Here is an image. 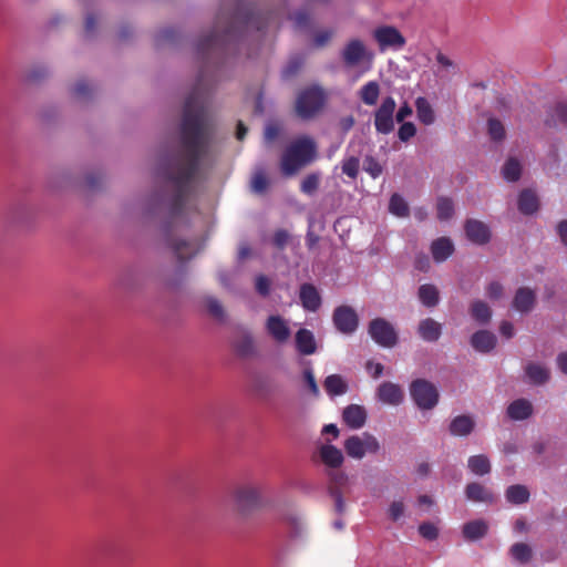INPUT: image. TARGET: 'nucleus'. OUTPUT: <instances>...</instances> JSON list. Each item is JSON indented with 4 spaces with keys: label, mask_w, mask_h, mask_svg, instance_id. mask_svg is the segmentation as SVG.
Returning a JSON list of instances; mask_svg holds the SVG:
<instances>
[{
    "label": "nucleus",
    "mask_w": 567,
    "mask_h": 567,
    "mask_svg": "<svg viewBox=\"0 0 567 567\" xmlns=\"http://www.w3.org/2000/svg\"><path fill=\"white\" fill-rule=\"evenodd\" d=\"M208 82L202 71L193 92L185 101L179 124V145L169 163L166 177L174 186L171 213H182L203 161L210 152L214 125L206 107Z\"/></svg>",
    "instance_id": "obj_1"
},
{
    "label": "nucleus",
    "mask_w": 567,
    "mask_h": 567,
    "mask_svg": "<svg viewBox=\"0 0 567 567\" xmlns=\"http://www.w3.org/2000/svg\"><path fill=\"white\" fill-rule=\"evenodd\" d=\"M275 20L272 11L255 12L250 4L238 1L229 14L218 13L214 31L196 45L197 54L205 60L241 35L244 31H262Z\"/></svg>",
    "instance_id": "obj_2"
},
{
    "label": "nucleus",
    "mask_w": 567,
    "mask_h": 567,
    "mask_svg": "<svg viewBox=\"0 0 567 567\" xmlns=\"http://www.w3.org/2000/svg\"><path fill=\"white\" fill-rule=\"evenodd\" d=\"M317 153L316 143L307 136L299 137L291 142L285 150L280 167L286 176L295 175L300 168L311 163Z\"/></svg>",
    "instance_id": "obj_3"
},
{
    "label": "nucleus",
    "mask_w": 567,
    "mask_h": 567,
    "mask_svg": "<svg viewBox=\"0 0 567 567\" xmlns=\"http://www.w3.org/2000/svg\"><path fill=\"white\" fill-rule=\"evenodd\" d=\"M327 94L319 85H311L299 92L296 100V113L302 120L315 117L324 106Z\"/></svg>",
    "instance_id": "obj_4"
},
{
    "label": "nucleus",
    "mask_w": 567,
    "mask_h": 567,
    "mask_svg": "<svg viewBox=\"0 0 567 567\" xmlns=\"http://www.w3.org/2000/svg\"><path fill=\"white\" fill-rule=\"evenodd\" d=\"M261 487L251 483L243 484L234 491L237 512L244 516L251 514L264 505Z\"/></svg>",
    "instance_id": "obj_5"
},
{
    "label": "nucleus",
    "mask_w": 567,
    "mask_h": 567,
    "mask_svg": "<svg viewBox=\"0 0 567 567\" xmlns=\"http://www.w3.org/2000/svg\"><path fill=\"white\" fill-rule=\"evenodd\" d=\"M410 392L415 404L422 410H431L437 404L436 386L424 379L414 380L411 383Z\"/></svg>",
    "instance_id": "obj_6"
},
{
    "label": "nucleus",
    "mask_w": 567,
    "mask_h": 567,
    "mask_svg": "<svg viewBox=\"0 0 567 567\" xmlns=\"http://www.w3.org/2000/svg\"><path fill=\"white\" fill-rule=\"evenodd\" d=\"M344 450L350 457L361 460L367 453H377L380 450V444L372 434L363 433L362 436L352 435L347 439Z\"/></svg>",
    "instance_id": "obj_7"
},
{
    "label": "nucleus",
    "mask_w": 567,
    "mask_h": 567,
    "mask_svg": "<svg viewBox=\"0 0 567 567\" xmlns=\"http://www.w3.org/2000/svg\"><path fill=\"white\" fill-rule=\"evenodd\" d=\"M368 332L372 340L381 347L392 348L398 343V333L394 327L383 318L371 320Z\"/></svg>",
    "instance_id": "obj_8"
},
{
    "label": "nucleus",
    "mask_w": 567,
    "mask_h": 567,
    "mask_svg": "<svg viewBox=\"0 0 567 567\" xmlns=\"http://www.w3.org/2000/svg\"><path fill=\"white\" fill-rule=\"evenodd\" d=\"M372 35L381 52L390 49L394 51L401 50L406 43L403 34L393 25L378 27Z\"/></svg>",
    "instance_id": "obj_9"
},
{
    "label": "nucleus",
    "mask_w": 567,
    "mask_h": 567,
    "mask_svg": "<svg viewBox=\"0 0 567 567\" xmlns=\"http://www.w3.org/2000/svg\"><path fill=\"white\" fill-rule=\"evenodd\" d=\"M396 103L392 96L382 100L374 112V127L380 134L388 135L394 130V112Z\"/></svg>",
    "instance_id": "obj_10"
},
{
    "label": "nucleus",
    "mask_w": 567,
    "mask_h": 567,
    "mask_svg": "<svg viewBox=\"0 0 567 567\" xmlns=\"http://www.w3.org/2000/svg\"><path fill=\"white\" fill-rule=\"evenodd\" d=\"M332 320L336 329L343 334L353 333L359 326V317L350 306H339L334 309Z\"/></svg>",
    "instance_id": "obj_11"
},
{
    "label": "nucleus",
    "mask_w": 567,
    "mask_h": 567,
    "mask_svg": "<svg viewBox=\"0 0 567 567\" xmlns=\"http://www.w3.org/2000/svg\"><path fill=\"white\" fill-rule=\"evenodd\" d=\"M329 476V495L334 499V509L338 514H343L346 511V504L343 501L342 488L348 484V475L338 470L333 468L328 473Z\"/></svg>",
    "instance_id": "obj_12"
},
{
    "label": "nucleus",
    "mask_w": 567,
    "mask_h": 567,
    "mask_svg": "<svg viewBox=\"0 0 567 567\" xmlns=\"http://www.w3.org/2000/svg\"><path fill=\"white\" fill-rule=\"evenodd\" d=\"M347 66H355L364 59L372 60L373 54L367 51L364 43L359 39L350 40L341 52Z\"/></svg>",
    "instance_id": "obj_13"
},
{
    "label": "nucleus",
    "mask_w": 567,
    "mask_h": 567,
    "mask_svg": "<svg viewBox=\"0 0 567 567\" xmlns=\"http://www.w3.org/2000/svg\"><path fill=\"white\" fill-rule=\"evenodd\" d=\"M377 398L384 404L395 406L403 402L404 392L399 384L385 381L378 386Z\"/></svg>",
    "instance_id": "obj_14"
},
{
    "label": "nucleus",
    "mask_w": 567,
    "mask_h": 567,
    "mask_svg": "<svg viewBox=\"0 0 567 567\" xmlns=\"http://www.w3.org/2000/svg\"><path fill=\"white\" fill-rule=\"evenodd\" d=\"M266 330L278 343L286 342L291 333L288 322L279 315H271L268 317L266 321Z\"/></svg>",
    "instance_id": "obj_15"
},
{
    "label": "nucleus",
    "mask_w": 567,
    "mask_h": 567,
    "mask_svg": "<svg viewBox=\"0 0 567 567\" xmlns=\"http://www.w3.org/2000/svg\"><path fill=\"white\" fill-rule=\"evenodd\" d=\"M299 298L302 307L308 311L315 312L321 306L320 293L312 284H302L300 286Z\"/></svg>",
    "instance_id": "obj_16"
},
{
    "label": "nucleus",
    "mask_w": 567,
    "mask_h": 567,
    "mask_svg": "<svg viewBox=\"0 0 567 567\" xmlns=\"http://www.w3.org/2000/svg\"><path fill=\"white\" fill-rule=\"evenodd\" d=\"M467 238L478 245H484L489 240L491 234L488 227L475 219H468L465 224Z\"/></svg>",
    "instance_id": "obj_17"
},
{
    "label": "nucleus",
    "mask_w": 567,
    "mask_h": 567,
    "mask_svg": "<svg viewBox=\"0 0 567 567\" xmlns=\"http://www.w3.org/2000/svg\"><path fill=\"white\" fill-rule=\"evenodd\" d=\"M342 417L349 427L357 430L365 424L367 412L363 406L351 404L343 410Z\"/></svg>",
    "instance_id": "obj_18"
},
{
    "label": "nucleus",
    "mask_w": 567,
    "mask_h": 567,
    "mask_svg": "<svg viewBox=\"0 0 567 567\" xmlns=\"http://www.w3.org/2000/svg\"><path fill=\"white\" fill-rule=\"evenodd\" d=\"M472 347L482 353L491 352L496 346V337L487 330H478L471 337Z\"/></svg>",
    "instance_id": "obj_19"
},
{
    "label": "nucleus",
    "mask_w": 567,
    "mask_h": 567,
    "mask_svg": "<svg viewBox=\"0 0 567 567\" xmlns=\"http://www.w3.org/2000/svg\"><path fill=\"white\" fill-rule=\"evenodd\" d=\"M466 498L475 503L492 504L495 501L493 493L477 482L468 483L465 487Z\"/></svg>",
    "instance_id": "obj_20"
},
{
    "label": "nucleus",
    "mask_w": 567,
    "mask_h": 567,
    "mask_svg": "<svg viewBox=\"0 0 567 567\" xmlns=\"http://www.w3.org/2000/svg\"><path fill=\"white\" fill-rule=\"evenodd\" d=\"M419 336L426 342H435L442 334V326L432 318L420 321L417 327Z\"/></svg>",
    "instance_id": "obj_21"
},
{
    "label": "nucleus",
    "mask_w": 567,
    "mask_h": 567,
    "mask_svg": "<svg viewBox=\"0 0 567 567\" xmlns=\"http://www.w3.org/2000/svg\"><path fill=\"white\" fill-rule=\"evenodd\" d=\"M488 524L484 519H474L463 525V537L468 542H475L486 536Z\"/></svg>",
    "instance_id": "obj_22"
},
{
    "label": "nucleus",
    "mask_w": 567,
    "mask_h": 567,
    "mask_svg": "<svg viewBox=\"0 0 567 567\" xmlns=\"http://www.w3.org/2000/svg\"><path fill=\"white\" fill-rule=\"evenodd\" d=\"M319 455L322 463L332 470L339 468L344 461L341 450L331 444H323L319 450Z\"/></svg>",
    "instance_id": "obj_23"
},
{
    "label": "nucleus",
    "mask_w": 567,
    "mask_h": 567,
    "mask_svg": "<svg viewBox=\"0 0 567 567\" xmlns=\"http://www.w3.org/2000/svg\"><path fill=\"white\" fill-rule=\"evenodd\" d=\"M533 413V405L526 399H517L507 406V415L511 420L523 421Z\"/></svg>",
    "instance_id": "obj_24"
},
{
    "label": "nucleus",
    "mask_w": 567,
    "mask_h": 567,
    "mask_svg": "<svg viewBox=\"0 0 567 567\" xmlns=\"http://www.w3.org/2000/svg\"><path fill=\"white\" fill-rule=\"evenodd\" d=\"M535 292L526 287L519 288L514 297L513 307L519 312H528L535 305Z\"/></svg>",
    "instance_id": "obj_25"
},
{
    "label": "nucleus",
    "mask_w": 567,
    "mask_h": 567,
    "mask_svg": "<svg viewBox=\"0 0 567 567\" xmlns=\"http://www.w3.org/2000/svg\"><path fill=\"white\" fill-rule=\"evenodd\" d=\"M296 347L299 353L303 355L315 353L317 344L313 333L308 329H299L296 333Z\"/></svg>",
    "instance_id": "obj_26"
},
{
    "label": "nucleus",
    "mask_w": 567,
    "mask_h": 567,
    "mask_svg": "<svg viewBox=\"0 0 567 567\" xmlns=\"http://www.w3.org/2000/svg\"><path fill=\"white\" fill-rule=\"evenodd\" d=\"M475 426V422L470 415H458L454 417L450 423V433L453 436H467L470 435Z\"/></svg>",
    "instance_id": "obj_27"
},
{
    "label": "nucleus",
    "mask_w": 567,
    "mask_h": 567,
    "mask_svg": "<svg viewBox=\"0 0 567 567\" xmlns=\"http://www.w3.org/2000/svg\"><path fill=\"white\" fill-rule=\"evenodd\" d=\"M454 251V246L451 239L446 237H441L435 239L431 245V252L433 259L436 262H442L446 260Z\"/></svg>",
    "instance_id": "obj_28"
},
{
    "label": "nucleus",
    "mask_w": 567,
    "mask_h": 567,
    "mask_svg": "<svg viewBox=\"0 0 567 567\" xmlns=\"http://www.w3.org/2000/svg\"><path fill=\"white\" fill-rule=\"evenodd\" d=\"M234 349L240 358H250L256 354V346L250 333H244L238 337L234 343Z\"/></svg>",
    "instance_id": "obj_29"
},
{
    "label": "nucleus",
    "mask_w": 567,
    "mask_h": 567,
    "mask_svg": "<svg viewBox=\"0 0 567 567\" xmlns=\"http://www.w3.org/2000/svg\"><path fill=\"white\" fill-rule=\"evenodd\" d=\"M539 206L536 194L530 189H524L518 196V209L524 215H532Z\"/></svg>",
    "instance_id": "obj_30"
},
{
    "label": "nucleus",
    "mask_w": 567,
    "mask_h": 567,
    "mask_svg": "<svg viewBox=\"0 0 567 567\" xmlns=\"http://www.w3.org/2000/svg\"><path fill=\"white\" fill-rule=\"evenodd\" d=\"M525 373L530 383L542 385L549 380V370L538 363H528Z\"/></svg>",
    "instance_id": "obj_31"
},
{
    "label": "nucleus",
    "mask_w": 567,
    "mask_h": 567,
    "mask_svg": "<svg viewBox=\"0 0 567 567\" xmlns=\"http://www.w3.org/2000/svg\"><path fill=\"white\" fill-rule=\"evenodd\" d=\"M169 246L179 261L189 260L198 252L193 243L185 240H173Z\"/></svg>",
    "instance_id": "obj_32"
},
{
    "label": "nucleus",
    "mask_w": 567,
    "mask_h": 567,
    "mask_svg": "<svg viewBox=\"0 0 567 567\" xmlns=\"http://www.w3.org/2000/svg\"><path fill=\"white\" fill-rule=\"evenodd\" d=\"M324 390L331 396L342 395L348 391V384L339 374H331L324 379Z\"/></svg>",
    "instance_id": "obj_33"
},
{
    "label": "nucleus",
    "mask_w": 567,
    "mask_h": 567,
    "mask_svg": "<svg viewBox=\"0 0 567 567\" xmlns=\"http://www.w3.org/2000/svg\"><path fill=\"white\" fill-rule=\"evenodd\" d=\"M358 94L365 105H375L380 96V84L377 81H369L360 89Z\"/></svg>",
    "instance_id": "obj_34"
},
{
    "label": "nucleus",
    "mask_w": 567,
    "mask_h": 567,
    "mask_svg": "<svg viewBox=\"0 0 567 567\" xmlns=\"http://www.w3.org/2000/svg\"><path fill=\"white\" fill-rule=\"evenodd\" d=\"M415 107L417 118L421 123H423L424 125H431L432 123H434L435 115L433 109L425 97L419 96L415 100Z\"/></svg>",
    "instance_id": "obj_35"
},
{
    "label": "nucleus",
    "mask_w": 567,
    "mask_h": 567,
    "mask_svg": "<svg viewBox=\"0 0 567 567\" xmlns=\"http://www.w3.org/2000/svg\"><path fill=\"white\" fill-rule=\"evenodd\" d=\"M467 467L473 474L483 476L491 472V462L484 454L473 455L467 461Z\"/></svg>",
    "instance_id": "obj_36"
},
{
    "label": "nucleus",
    "mask_w": 567,
    "mask_h": 567,
    "mask_svg": "<svg viewBox=\"0 0 567 567\" xmlns=\"http://www.w3.org/2000/svg\"><path fill=\"white\" fill-rule=\"evenodd\" d=\"M505 496L508 503L514 505H520L528 502L529 491L524 485H511L509 487H507Z\"/></svg>",
    "instance_id": "obj_37"
},
{
    "label": "nucleus",
    "mask_w": 567,
    "mask_h": 567,
    "mask_svg": "<svg viewBox=\"0 0 567 567\" xmlns=\"http://www.w3.org/2000/svg\"><path fill=\"white\" fill-rule=\"evenodd\" d=\"M419 298L425 307H435L439 303V290L433 285H422L419 288Z\"/></svg>",
    "instance_id": "obj_38"
},
{
    "label": "nucleus",
    "mask_w": 567,
    "mask_h": 567,
    "mask_svg": "<svg viewBox=\"0 0 567 567\" xmlns=\"http://www.w3.org/2000/svg\"><path fill=\"white\" fill-rule=\"evenodd\" d=\"M548 125H565L567 126V103L559 102L557 103L548 113V117L546 120Z\"/></svg>",
    "instance_id": "obj_39"
},
{
    "label": "nucleus",
    "mask_w": 567,
    "mask_h": 567,
    "mask_svg": "<svg viewBox=\"0 0 567 567\" xmlns=\"http://www.w3.org/2000/svg\"><path fill=\"white\" fill-rule=\"evenodd\" d=\"M471 316L480 323H486L492 318V310L488 305L482 300H475L471 305Z\"/></svg>",
    "instance_id": "obj_40"
},
{
    "label": "nucleus",
    "mask_w": 567,
    "mask_h": 567,
    "mask_svg": "<svg viewBox=\"0 0 567 567\" xmlns=\"http://www.w3.org/2000/svg\"><path fill=\"white\" fill-rule=\"evenodd\" d=\"M502 174L507 182L518 181L522 175L520 163L514 157L508 158L502 168Z\"/></svg>",
    "instance_id": "obj_41"
},
{
    "label": "nucleus",
    "mask_w": 567,
    "mask_h": 567,
    "mask_svg": "<svg viewBox=\"0 0 567 567\" xmlns=\"http://www.w3.org/2000/svg\"><path fill=\"white\" fill-rule=\"evenodd\" d=\"M389 210L398 217H406L409 215V205L401 195L393 194L390 198Z\"/></svg>",
    "instance_id": "obj_42"
},
{
    "label": "nucleus",
    "mask_w": 567,
    "mask_h": 567,
    "mask_svg": "<svg viewBox=\"0 0 567 567\" xmlns=\"http://www.w3.org/2000/svg\"><path fill=\"white\" fill-rule=\"evenodd\" d=\"M511 554L517 561L526 564L532 558V548L525 543H516L511 547Z\"/></svg>",
    "instance_id": "obj_43"
},
{
    "label": "nucleus",
    "mask_w": 567,
    "mask_h": 567,
    "mask_svg": "<svg viewBox=\"0 0 567 567\" xmlns=\"http://www.w3.org/2000/svg\"><path fill=\"white\" fill-rule=\"evenodd\" d=\"M320 185V174L311 173L308 174L300 184V190L306 195H313Z\"/></svg>",
    "instance_id": "obj_44"
},
{
    "label": "nucleus",
    "mask_w": 567,
    "mask_h": 567,
    "mask_svg": "<svg viewBox=\"0 0 567 567\" xmlns=\"http://www.w3.org/2000/svg\"><path fill=\"white\" fill-rule=\"evenodd\" d=\"M437 218L440 220H447L454 214V205L452 199L447 197H440L436 203Z\"/></svg>",
    "instance_id": "obj_45"
},
{
    "label": "nucleus",
    "mask_w": 567,
    "mask_h": 567,
    "mask_svg": "<svg viewBox=\"0 0 567 567\" xmlns=\"http://www.w3.org/2000/svg\"><path fill=\"white\" fill-rule=\"evenodd\" d=\"M487 130L491 140L501 142L505 138V127L499 120L494 117L489 118L487 122Z\"/></svg>",
    "instance_id": "obj_46"
},
{
    "label": "nucleus",
    "mask_w": 567,
    "mask_h": 567,
    "mask_svg": "<svg viewBox=\"0 0 567 567\" xmlns=\"http://www.w3.org/2000/svg\"><path fill=\"white\" fill-rule=\"evenodd\" d=\"M305 59L302 56H293L289 60L286 68L282 71V76L285 79H290L298 74V72L303 66Z\"/></svg>",
    "instance_id": "obj_47"
},
{
    "label": "nucleus",
    "mask_w": 567,
    "mask_h": 567,
    "mask_svg": "<svg viewBox=\"0 0 567 567\" xmlns=\"http://www.w3.org/2000/svg\"><path fill=\"white\" fill-rule=\"evenodd\" d=\"M267 187H268V178H267L266 174L262 171L257 172L252 176V179H251L252 192H255L257 194H262L266 192Z\"/></svg>",
    "instance_id": "obj_48"
},
{
    "label": "nucleus",
    "mask_w": 567,
    "mask_h": 567,
    "mask_svg": "<svg viewBox=\"0 0 567 567\" xmlns=\"http://www.w3.org/2000/svg\"><path fill=\"white\" fill-rule=\"evenodd\" d=\"M342 172L351 178H355L359 173V159L354 156L349 157L342 163Z\"/></svg>",
    "instance_id": "obj_49"
},
{
    "label": "nucleus",
    "mask_w": 567,
    "mask_h": 567,
    "mask_svg": "<svg viewBox=\"0 0 567 567\" xmlns=\"http://www.w3.org/2000/svg\"><path fill=\"white\" fill-rule=\"evenodd\" d=\"M419 533L423 538L427 540H434L439 536V529L436 526L429 522L422 523L419 526Z\"/></svg>",
    "instance_id": "obj_50"
},
{
    "label": "nucleus",
    "mask_w": 567,
    "mask_h": 567,
    "mask_svg": "<svg viewBox=\"0 0 567 567\" xmlns=\"http://www.w3.org/2000/svg\"><path fill=\"white\" fill-rule=\"evenodd\" d=\"M416 134V127L412 122H403L398 131L400 141L408 142Z\"/></svg>",
    "instance_id": "obj_51"
},
{
    "label": "nucleus",
    "mask_w": 567,
    "mask_h": 567,
    "mask_svg": "<svg viewBox=\"0 0 567 567\" xmlns=\"http://www.w3.org/2000/svg\"><path fill=\"white\" fill-rule=\"evenodd\" d=\"M303 380H305V383L308 386L310 393L313 396H318L319 395V386L317 384V381L315 379L313 371H312L311 368L305 369V371H303Z\"/></svg>",
    "instance_id": "obj_52"
},
{
    "label": "nucleus",
    "mask_w": 567,
    "mask_h": 567,
    "mask_svg": "<svg viewBox=\"0 0 567 567\" xmlns=\"http://www.w3.org/2000/svg\"><path fill=\"white\" fill-rule=\"evenodd\" d=\"M206 307H207L208 312L213 317H215L217 319H223V317H224V308H223L221 303L217 299H215V298L207 299Z\"/></svg>",
    "instance_id": "obj_53"
},
{
    "label": "nucleus",
    "mask_w": 567,
    "mask_h": 567,
    "mask_svg": "<svg viewBox=\"0 0 567 567\" xmlns=\"http://www.w3.org/2000/svg\"><path fill=\"white\" fill-rule=\"evenodd\" d=\"M255 287L260 296L267 297L270 292V280L266 276L259 275L256 277Z\"/></svg>",
    "instance_id": "obj_54"
},
{
    "label": "nucleus",
    "mask_w": 567,
    "mask_h": 567,
    "mask_svg": "<svg viewBox=\"0 0 567 567\" xmlns=\"http://www.w3.org/2000/svg\"><path fill=\"white\" fill-rule=\"evenodd\" d=\"M92 92V89L85 81H79L73 86L72 93L78 99L89 97Z\"/></svg>",
    "instance_id": "obj_55"
},
{
    "label": "nucleus",
    "mask_w": 567,
    "mask_h": 567,
    "mask_svg": "<svg viewBox=\"0 0 567 567\" xmlns=\"http://www.w3.org/2000/svg\"><path fill=\"white\" fill-rule=\"evenodd\" d=\"M290 19L293 20L296 28L303 29L309 25L310 17L308 12L303 10H299L290 16Z\"/></svg>",
    "instance_id": "obj_56"
},
{
    "label": "nucleus",
    "mask_w": 567,
    "mask_h": 567,
    "mask_svg": "<svg viewBox=\"0 0 567 567\" xmlns=\"http://www.w3.org/2000/svg\"><path fill=\"white\" fill-rule=\"evenodd\" d=\"M288 240H289V234L287 230L278 229L275 231L274 237H272V244L278 249H284L287 246Z\"/></svg>",
    "instance_id": "obj_57"
},
{
    "label": "nucleus",
    "mask_w": 567,
    "mask_h": 567,
    "mask_svg": "<svg viewBox=\"0 0 567 567\" xmlns=\"http://www.w3.org/2000/svg\"><path fill=\"white\" fill-rule=\"evenodd\" d=\"M404 514V504L401 501L393 502L389 507V516L392 520L396 522Z\"/></svg>",
    "instance_id": "obj_58"
},
{
    "label": "nucleus",
    "mask_w": 567,
    "mask_h": 567,
    "mask_svg": "<svg viewBox=\"0 0 567 567\" xmlns=\"http://www.w3.org/2000/svg\"><path fill=\"white\" fill-rule=\"evenodd\" d=\"M365 369L373 379H378L382 375L384 367L380 362L369 360L365 364Z\"/></svg>",
    "instance_id": "obj_59"
},
{
    "label": "nucleus",
    "mask_w": 567,
    "mask_h": 567,
    "mask_svg": "<svg viewBox=\"0 0 567 567\" xmlns=\"http://www.w3.org/2000/svg\"><path fill=\"white\" fill-rule=\"evenodd\" d=\"M176 37V32L174 29H163L156 35V43L164 44L165 42L173 41Z\"/></svg>",
    "instance_id": "obj_60"
},
{
    "label": "nucleus",
    "mask_w": 567,
    "mask_h": 567,
    "mask_svg": "<svg viewBox=\"0 0 567 567\" xmlns=\"http://www.w3.org/2000/svg\"><path fill=\"white\" fill-rule=\"evenodd\" d=\"M486 293H487L488 298L496 300L502 297L503 287L499 282L493 281L488 285V287L486 289Z\"/></svg>",
    "instance_id": "obj_61"
},
{
    "label": "nucleus",
    "mask_w": 567,
    "mask_h": 567,
    "mask_svg": "<svg viewBox=\"0 0 567 567\" xmlns=\"http://www.w3.org/2000/svg\"><path fill=\"white\" fill-rule=\"evenodd\" d=\"M436 61L440 65H442L444 69L452 70L453 73L456 72V64L445 54L439 52L436 54Z\"/></svg>",
    "instance_id": "obj_62"
},
{
    "label": "nucleus",
    "mask_w": 567,
    "mask_h": 567,
    "mask_svg": "<svg viewBox=\"0 0 567 567\" xmlns=\"http://www.w3.org/2000/svg\"><path fill=\"white\" fill-rule=\"evenodd\" d=\"M331 37H332V31H330V30L320 31L315 37V43L317 47H323L329 42Z\"/></svg>",
    "instance_id": "obj_63"
},
{
    "label": "nucleus",
    "mask_w": 567,
    "mask_h": 567,
    "mask_svg": "<svg viewBox=\"0 0 567 567\" xmlns=\"http://www.w3.org/2000/svg\"><path fill=\"white\" fill-rule=\"evenodd\" d=\"M412 107L405 102L403 103L395 114V120L398 122H403L406 117L412 115Z\"/></svg>",
    "instance_id": "obj_64"
}]
</instances>
